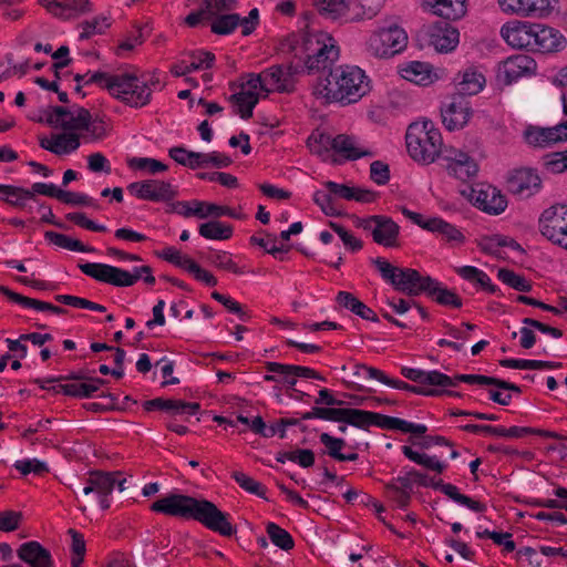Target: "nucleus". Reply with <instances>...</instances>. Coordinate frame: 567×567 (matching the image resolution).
Listing matches in <instances>:
<instances>
[{"label":"nucleus","mask_w":567,"mask_h":567,"mask_svg":"<svg viewBox=\"0 0 567 567\" xmlns=\"http://www.w3.org/2000/svg\"><path fill=\"white\" fill-rule=\"evenodd\" d=\"M0 293L4 295L10 301L21 305L25 308H33L39 311H50L55 315H64V308L54 306L50 302L41 301L38 299L29 298L10 290L8 287L0 285Z\"/></svg>","instance_id":"obj_35"},{"label":"nucleus","mask_w":567,"mask_h":567,"mask_svg":"<svg viewBox=\"0 0 567 567\" xmlns=\"http://www.w3.org/2000/svg\"><path fill=\"white\" fill-rule=\"evenodd\" d=\"M398 275L399 279L394 289L410 297H416L423 292L427 293L431 285H435L432 277L423 276L412 268H402Z\"/></svg>","instance_id":"obj_20"},{"label":"nucleus","mask_w":567,"mask_h":567,"mask_svg":"<svg viewBox=\"0 0 567 567\" xmlns=\"http://www.w3.org/2000/svg\"><path fill=\"white\" fill-rule=\"evenodd\" d=\"M236 4V0H204L203 7L208 17L213 19L234 10Z\"/></svg>","instance_id":"obj_64"},{"label":"nucleus","mask_w":567,"mask_h":567,"mask_svg":"<svg viewBox=\"0 0 567 567\" xmlns=\"http://www.w3.org/2000/svg\"><path fill=\"white\" fill-rule=\"evenodd\" d=\"M80 135L78 133H60L53 135V145L50 152L55 155L69 154L80 147Z\"/></svg>","instance_id":"obj_48"},{"label":"nucleus","mask_w":567,"mask_h":567,"mask_svg":"<svg viewBox=\"0 0 567 567\" xmlns=\"http://www.w3.org/2000/svg\"><path fill=\"white\" fill-rule=\"evenodd\" d=\"M157 255L164 260L186 270L187 272H189L192 269L190 265L193 266L195 264V261L192 258H189L186 255H183L179 250H177L174 247H166Z\"/></svg>","instance_id":"obj_56"},{"label":"nucleus","mask_w":567,"mask_h":567,"mask_svg":"<svg viewBox=\"0 0 567 567\" xmlns=\"http://www.w3.org/2000/svg\"><path fill=\"white\" fill-rule=\"evenodd\" d=\"M207 261L213 266L230 271L233 274H243V270L236 265L231 256L226 251H213L208 254Z\"/></svg>","instance_id":"obj_57"},{"label":"nucleus","mask_w":567,"mask_h":567,"mask_svg":"<svg viewBox=\"0 0 567 567\" xmlns=\"http://www.w3.org/2000/svg\"><path fill=\"white\" fill-rule=\"evenodd\" d=\"M259 23L258 9L249 11L248 16L240 18L237 13H224L213 18L210 30L218 35L233 33L238 27L241 28V34L247 37L251 34Z\"/></svg>","instance_id":"obj_12"},{"label":"nucleus","mask_w":567,"mask_h":567,"mask_svg":"<svg viewBox=\"0 0 567 567\" xmlns=\"http://www.w3.org/2000/svg\"><path fill=\"white\" fill-rule=\"evenodd\" d=\"M308 147L312 154L328 156L329 152L334 151L333 137L326 133H312L308 137Z\"/></svg>","instance_id":"obj_53"},{"label":"nucleus","mask_w":567,"mask_h":567,"mask_svg":"<svg viewBox=\"0 0 567 567\" xmlns=\"http://www.w3.org/2000/svg\"><path fill=\"white\" fill-rule=\"evenodd\" d=\"M198 233L202 237L212 240H226L233 235V227L218 220L200 224Z\"/></svg>","instance_id":"obj_46"},{"label":"nucleus","mask_w":567,"mask_h":567,"mask_svg":"<svg viewBox=\"0 0 567 567\" xmlns=\"http://www.w3.org/2000/svg\"><path fill=\"white\" fill-rule=\"evenodd\" d=\"M442 157L447 162L449 174L463 182L473 178L478 172L475 159L453 146H445Z\"/></svg>","instance_id":"obj_16"},{"label":"nucleus","mask_w":567,"mask_h":567,"mask_svg":"<svg viewBox=\"0 0 567 567\" xmlns=\"http://www.w3.org/2000/svg\"><path fill=\"white\" fill-rule=\"evenodd\" d=\"M90 83L106 89L113 96L133 107L144 106L151 100L152 92L147 84L131 74L110 75L105 72H95L85 81V84Z\"/></svg>","instance_id":"obj_2"},{"label":"nucleus","mask_w":567,"mask_h":567,"mask_svg":"<svg viewBox=\"0 0 567 567\" xmlns=\"http://www.w3.org/2000/svg\"><path fill=\"white\" fill-rule=\"evenodd\" d=\"M231 477L246 492L265 498L266 488L252 477L239 471L233 472Z\"/></svg>","instance_id":"obj_59"},{"label":"nucleus","mask_w":567,"mask_h":567,"mask_svg":"<svg viewBox=\"0 0 567 567\" xmlns=\"http://www.w3.org/2000/svg\"><path fill=\"white\" fill-rule=\"evenodd\" d=\"M355 409L320 408L315 406L311 411L301 415L302 420L322 419L333 422H343L352 425Z\"/></svg>","instance_id":"obj_36"},{"label":"nucleus","mask_w":567,"mask_h":567,"mask_svg":"<svg viewBox=\"0 0 567 567\" xmlns=\"http://www.w3.org/2000/svg\"><path fill=\"white\" fill-rule=\"evenodd\" d=\"M266 532L275 546L282 550H290L293 548V538L286 529L281 528L279 525L275 523H268L266 526Z\"/></svg>","instance_id":"obj_54"},{"label":"nucleus","mask_w":567,"mask_h":567,"mask_svg":"<svg viewBox=\"0 0 567 567\" xmlns=\"http://www.w3.org/2000/svg\"><path fill=\"white\" fill-rule=\"evenodd\" d=\"M296 56L303 61L308 73L334 70L333 63L339 58V49L324 34H306L295 49Z\"/></svg>","instance_id":"obj_4"},{"label":"nucleus","mask_w":567,"mask_h":567,"mask_svg":"<svg viewBox=\"0 0 567 567\" xmlns=\"http://www.w3.org/2000/svg\"><path fill=\"white\" fill-rule=\"evenodd\" d=\"M358 227L371 231L373 240L384 247H396L400 227L390 217L384 215H372L368 218L359 219Z\"/></svg>","instance_id":"obj_9"},{"label":"nucleus","mask_w":567,"mask_h":567,"mask_svg":"<svg viewBox=\"0 0 567 567\" xmlns=\"http://www.w3.org/2000/svg\"><path fill=\"white\" fill-rule=\"evenodd\" d=\"M475 205L488 214L498 215L505 210L507 200L496 188L488 187L477 192Z\"/></svg>","instance_id":"obj_32"},{"label":"nucleus","mask_w":567,"mask_h":567,"mask_svg":"<svg viewBox=\"0 0 567 567\" xmlns=\"http://www.w3.org/2000/svg\"><path fill=\"white\" fill-rule=\"evenodd\" d=\"M525 142L533 147H547L553 143H557L555 132L551 127H539L529 125L524 131Z\"/></svg>","instance_id":"obj_42"},{"label":"nucleus","mask_w":567,"mask_h":567,"mask_svg":"<svg viewBox=\"0 0 567 567\" xmlns=\"http://www.w3.org/2000/svg\"><path fill=\"white\" fill-rule=\"evenodd\" d=\"M264 79V86H266V93L272 91L290 92L292 90V73L289 70H285L280 65H272L261 72Z\"/></svg>","instance_id":"obj_29"},{"label":"nucleus","mask_w":567,"mask_h":567,"mask_svg":"<svg viewBox=\"0 0 567 567\" xmlns=\"http://www.w3.org/2000/svg\"><path fill=\"white\" fill-rule=\"evenodd\" d=\"M538 227L540 234L553 244L561 243L567 239V205H553L545 209L539 219Z\"/></svg>","instance_id":"obj_11"},{"label":"nucleus","mask_w":567,"mask_h":567,"mask_svg":"<svg viewBox=\"0 0 567 567\" xmlns=\"http://www.w3.org/2000/svg\"><path fill=\"white\" fill-rule=\"evenodd\" d=\"M371 262L375 266L382 279L394 287L396 280L399 279L398 274H400L402 268L391 265L386 259L382 257L373 258L371 259Z\"/></svg>","instance_id":"obj_60"},{"label":"nucleus","mask_w":567,"mask_h":567,"mask_svg":"<svg viewBox=\"0 0 567 567\" xmlns=\"http://www.w3.org/2000/svg\"><path fill=\"white\" fill-rule=\"evenodd\" d=\"M466 1L467 0H423V4L429 8L432 13L445 20H458L463 18L467 11Z\"/></svg>","instance_id":"obj_28"},{"label":"nucleus","mask_w":567,"mask_h":567,"mask_svg":"<svg viewBox=\"0 0 567 567\" xmlns=\"http://www.w3.org/2000/svg\"><path fill=\"white\" fill-rule=\"evenodd\" d=\"M405 141L410 156L419 163L431 164L439 155H443L441 133L431 121L412 123L408 127Z\"/></svg>","instance_id":"obj_3"},{"label":"nucleus","mask_w":567,"mask_h":567,"mask_svg":"<svg viewBox=\"0 0 567 567\" xmlns=\"http://www.w3.org/2000/svg\"><path fill=\"white\" fill-rule=\"evenodd\" d=\"M230 515L221 512L213 502L202 499L196 520L206 528L221 536L230 537L236 534V528L230 523Z\"/></svg>","instance_id":"obj_13"},{"label":"nucleus","mask_w":567,"mask_h":567,"mask_svg":"<svg viewBox=\"0 0 567 567\" xmlns=\"http://www.w3.org/2000/svg\"><path fill=\"white\" fill-rule=\"evenodd\" d=\"M429 45L440 53L453 51L458 44V30L447 21H436L424 27Z\"/></svg>","instance_id":"obj_14"},{"label":"nucleus","mask_w":567,"mask_h":567,"mask_svg":"<svg viewBox=\"0 0 567 567\" xmlns=\"http://www.w3.org/2000/svg\"><path fill=\"white\" fill-rule=\"evenodd\" d=\"M334 152L346 159L354 161L361 157H372L373 152L363 148L354 136L339 134L333 137Z\"/></svg>","instance_id":"obj_31"},{"label":"nucleus","mask_w":567,"mask_h":567,"mask_svg":"<svg viewBox=\"0 0 567 567\" xmlns=\"http://www.w3.org/2000/svg\"><path fill=\"white\" fill-rule=\"evenodd\" d=\"M527 434H536L539 436H544L547 439H555V440H567V436L561 435L557 432L542 430V429H534V427H520V426H512L509 429L503 427V432H502L501 436L508 437V439H520Z\"/></svg>","instance_id":"obj_52"},{"label":"nucleus","mask_w":567,"mask_h":567,"mask_svg":"<svg viewBox=\"0 0 567 567\" xmlns=\"http://www.w3.org/2000/svg\"><path fill=\"white\" fill-rule=\"evenodd\" d=\"M553 0H497L501 10L519 17L542 18L551 10Z\"/></svg>","instance_id":"obj_19"},{"label":"nucleus","mask_w":567,"mask_h":567,"mask_svg":"<svg viewBox=\"0 0 567 567\" xmlns=\"http://www.w3.org/2000/svg\"><path fill=\"white\" fill-rule=\"evenodd\" d=\"M432 487L435 489H440L443 494H445L447 497L453 499L455 503L461 504L463 506H466L473 512L476 513H483L486 511V505L475 501L464 494H461L458 492V488L450 483H443L441 480L436 483L432 484Z\"/></svg>","instance_id":"obj_38"},{"label":"nucleus","mask_w":567,"mask_h":567,"mask_svg":"<svg viewBox=\"0 0 567 567\" xmlns=\"http://www.w3.org/2000/svg\"><path fill=\"white\" fill-rule=\"evenodd\" d=\"M472 115L470 102L463 95L454 94L442 109V121L449 131L463 128Z\"/></svg>","instance_id":"obj_18"},{"label":"nucleus","mask_w":567,"mask_h":567,"mask_svg":"<svg viewBox=\"0 0 567 567\" xmlns=\"http://www.w3.org/2000/svg\"><path fill=\"white\" fill-rule=\"evenodd\" d=\"M44 7L55 17L71 19L89 11V0H43Z\"/></svg>","instance_id":"obj_30"},{"label":"nucleus","mask_w":567,"mask_h":567,"mask_svg":"<svg viewBox=\"0 0 567 567\" xmlns=\"http://www.w3.org/2000/svg\"><path fill=\"white\" fill-rule=\"evenodd\" d=\"M401 75L415 84L427 85L432 82L433 72L429 63L412 61L401 69Z\"/></svg>","instance_id":"obj_39"},{"label":"nucleus","mask_w":567,"mask_h":567,"mask_svg":"<svg viewBox=\"0 0 567 567\" xmlns=\"http://www.w3.org/2000/svg\"><path fill=\"white\" fill-rule=\"evenodd\" d=\"M485 85V76L474 70L467 69L458 83V95H475L480 93Z\"/></svg>","instance_id":"obj_44"},{"label":"nucleus","mask_w":567,"mask_h":567,"mask_svg":"<svg viewBox=\"0 0 567 567\" xmlns=\"http://www.w3.org/2000/svg\"><path fill=\"white\" fill-rule=\"evenodd\" d=\"M44 237L50 243H52L61 248L68 249V250L81 251V252L94 251L93 248L83 245L80 240L73 239V238H71L66 235L60 234V233L49 230V231H45Z\"/></svg>","instance_id":"obj_51"},{"label":"nucleus","mask_w":567,"mask_h":567,"mask_svg":"<svg viewBox=\"0 0 567 567\" xmlns=\"http://www.w3.org/2000/svg\"><path fill=\"white\" fill-rule=\"evenodd\" d=\"M408 44L405 31L396 24L381 28L367 41V50L377 58H390L401 52Z\"/></svg>","instance_id":"obj_5"},{"label":"nucleus","mask_w":567,"mask_h":567,"mask_svg":"<svg viewBox=\"0 0 567 567\" xmlns=\"http://www.w3.org/2000/svg\"><path fill=\"white\" fill-rule=\"evenodd\" d=\"M116 474L117 472H90L89 476L83 482V486L80 488L85 502L92 505L95 498L103 511L109 509V496L115 487Z\"/></svg>","instance_id":"obj_6"},{"label":"nucleus","mask_w":567,"mask_h":567,"mask_svg":"<svg viewBox=\"0 0 567 567\" xmlns=\"http://www.w3.org/2000/svg\"><path fill=\"white\" fill-rule=\"evenodd\" d=\"M401 373L404 378L417 383V385H425L434 389L456 386V382L452 380L451 377L436 370L423 371L420 369L403 367Z\"/></svg>","instance_id":"obj_24"},{"label":"nucleus","mask_w":567,"mask_h":567,"mask_svg":"<svg viewBox=\"0 0 567 567\" xmlns=\"http://www.w3.org/2000/svg\"><path fill=\"white\" fill-rule=\"evenodd\" d=\"M169 156L181 165L189 166L195 169L197 167H202L208 164H212L216 167H227L231 164V159L220 153H196L186 151L183 147H173L169 150Z\"/></svg>","instance_id":"obj_17"},{"label":"nucleus","mask_w":567,"mask_h":567,"mask_svg":"<svg viewBox=\"0 0 567 567\" xmlns=\"http://www.w3.org/2000/svg\"><path fill=\"white\" fill-rule=\"evenodd\" d=\"M90 118V111L79 107L75 113L62 106H54L47 116V124L55 128H62L64 133L84 131Z\"/></svg>","instance_id":"obj_15"},{"label":"nucleus","mask_w":567,"mask_h":567,"mask_svg":"<svg viewBox=\"0 0 567 567\" xmlns=\"http://www.w3.org/2000/svg\"><path fill=\"white\" fill-rule=\"evenodd\" d=\"M259 101V94L254 91H246L241 85L238 93L230 95L229 102L237 107L236 113L244 120L252 116V110Z\"/></svg>","instance_id":"obj_40"},{"label":"nucleus","mask_w":567,"mask_h":567,"mask_svg":"<svg viewBox=\"0 0 567 567\" xmlns=\"http://www.w3.org/2000/svg\"><path fill=\"white\" fill-rule=\"evenodd\" d=\"M424 229L440 234L446 243L453 246H460L465 241V236L460 229L439 217L426 219Z\"/></svg>","instance_id":"obj_33"},{"label":"nucleus","mask_w":567,"mask_h":567,"mask_svg":"<svg viewBox=\"0 0 567 567\" xmlns=\"http://www.w3.org/2000/svg\"><path fill=\"white\" fill-rule=\"evenodd\" d=\"M0 193L6 195L2 200L16 208H24L27 200L33 198V192L12 185L0 184Z\"/></svg>","instance_id":"obj_47"},{"label":"nucleus","mask_w":567,"mask_h":567,"mask_svg":"<svg viewBox=\"0 0 567 567\" xmlns=\"http://www.w3.org/2000/svg\"><path fill=\"white\" fill-rule=\"evenodd\" d=\"M498 278L515 290L527 292L532 289V285L523 276L515 274L513 270L499 269Z\"/></svg>","instance_id":"obj_61"},{"label":"nucleus","mask_w":567,"mask_h":567,"mask_svg":"<svg viewBox=\"0 0 567 567\" xmlns=\"http://www.w3.org/2000/svg\"><path fill=\"white\" fill-rule=\"evenodd\" d=\"M536 69V62L529 55L517 54L508 58L502 68L504 81L512 84L524 75L532 74Z\"/></svg>","instance_id":"obj_27"},{"label":"nucleus","mask_w":567,"mask_h":567,"mask_svg":"<svg viewBox=\"0 0 567 567\" xmlns=\"http://www.w3.org/2000/svg\"><path fill=\"white\" fill-rule=\"evenodd\" d=\"M351 0H313V6L326 18L336 20L347 16Z\"/></svg>","instance_id":"obj_43"},{"label":"nucleus","mask_w":567,"mask_h":567,"mask_svg":"<svg viewBox=\"0 0 567 567\" xmlns=\"http://www.w3.org/2000/svg\"><path fill=\"white\" fill-rule=\"evenodd\" d=\"M128 193L141 199L154 203H166L173 200L178 192L169 182L162 179H144L131 183L127 186Z\"/></svg>","instance_id":"obj_10"},{"label":"nucleus","mask_w":567,"mask_h":567,"mask_svg":"<svg viewBox=\"0 0 567 567\" xmlns=\"http://www.w3.org/2000/svg\"><path fill=\"white\" fill-rule=\"evenodd\" d=\"M196 208L192 212L195 217L206 219L208 217L219 218L223 214L229 213L223 205L195 199Z\"/></svg>","instance_id":"obj_58"},{"label":"nucleus","mask_w":567,"mask_h":567,"mask_svg":"<svg viewBox=\"0 0 567 567\" xmlns=\"http://www.w3.org/2000/svg\"><path fill=\"white\" fill-rule=\"evenodd\" d=\"M566 44L564 35L556 29L545 24H534L533 51L543 53L556 52Z\"/></svg>","instance_id":"obj_22"},{"label":"nucleus","mask_w":567,"mask_h":567,"mask_svg":"<svg viewBox=\"0 0 567 567\" xmlns=\"http://www.w3.org/2000/svg\"><path fill=\"white\" fill-rule=\"evenodd\" d=\"M542 188V178L536 169L529 167L515 168L508 172L506 189L518 199H527Z\"/></svg>","instance_id":"obj_8"},{"label":"nucleus","mask_w":567,"mask_h":567,"mask_svg":"<svg viewBox=\"0 0 567 567\" xmlns=\"http://www.w3.org/2000/svg\"><path fill=\"white\" fill-rule=\"evenodd\" d=\"M370 91V81L359 66L339 65L320 80L313 94L326 103L351 104L361 100Z\"/></svg>","instance_id":"obj_1"},{"label":"nucleus","mask_w":567,"mask_h":567,"mask_svg":"<svg viewBox=\"0 0 567 567\" xmlns=\"http://www.w3.org/2000/svg\"><path fill=\"white\" fill-rule=\"evenodd\" d=\"M543 159L546 169L553 174H559L567 171V150L547 154Z\"/></svg>","instance_id":"obj_62"},{"label":"nucleus","mask_w":567,"mask_h":567,"mask_svg":"<svg viewBox=\"0 0 567 567\" xmlns=\"http://www.w3.org/2000/svg\"><path fill=\"white\" fill-rule=\"evenodd\" d=\"M200 504L202 499L173 493L154 502L151 509L167 516L196 520Z\"/></svg>","instance_id":"obj_7"},{"label":"nucleus","mask_w":567,"mask_h":567,"mask_svg":"<svg viewBox=\"0 0 567 567\" xmlns=\"http://www.w3.org/2000/svg\"><path fill=\"white\" fill-rule=\"evenodd\" d=\"M456 274L464 280L478 285L482 289L494 293L496 287L491 282L489 277L483 270L473 266H462L455 269Z\"/></svg>","instance_id":"obj_45"},{"label":"nucleus","mask_w":567,"mask_h":567,"mask_svg":"<svg viewBox=\"0 0 567 567\" xmlns=\"http://www.w3.org/2000/svg\"><path fill=\"white\" fill-rule=\"evenodd\" d=\"M336 301L340 307H343L351 312L355 313L357 316L361 317L362 319L370 320L378 322L379 318L377 313L369 308L367 305H364L362 301H360L353 293L348 291H339Z\"/></svg>","instance_id":"obj_37"},{"label":"nucleus","mask_w":567,"mask_h":567,"mask_svg":"<svg viewBox=\"0 0 567 567\" xmlns=\"http://www.w3.org/2000/svg\"><path fill=\"white\" fill-rule=\"evenodd\" d=\"M402 419L384 415L377 412L355 409L352 425L360 429H368L371 425L384 430H401Z\"/></svg>","instance_id":"obj_26"},{"label":"nucleus","mask_w":567,"mask_h":567,"mask_svg":"<svg viewBox=\"0 0 567 567\" xmlns=\"http://www.w3.org/2000/svg\"><path fill=\"white\" fill-rule=\"evenodd\" d=\"M17 556L30 567H52L53 565L51 553L37 540L20 545Z\"/></svg>","instance_id":"obj_25"},{"label":"nucleus","mask_w":567,"mask_h":567,"mask_svg":"<svg viewBox=\"0 0 567 567\" xmlns=\"http://www.w3.org/2000/svg\"><path fill=\"white\" fill-rule=\"evenodd\" d=\"M477 246L483 252L497 257H499L502 247H511L516 250L522 249L517 241L502 235L484 236L477 241Z\"/></svg>","instance_id":"obj_41"},{"label":"nucleus","mask_w":567,"mask_h":567,"mask_svg":"<svg viewBox=\"0 0 567 567\" xmlns=\"http://www.w3.org/2000/svg\"><path fill=\"white\" fill-rule=\"evenodd\" d=\"M188 66L190 71L210 69L215 61L214 53L209 51H193L188 53Z\"/></svg>","instance_id":"obj_63"},{"label":"nucleus","mask_w":567,"mask_h":567,"mask_svg":"<svg viewBox=\"0 0 567 567\" xmlns=\"http://www.w3.org/2000/svg\"><path fill=\"white\" fill-rule=\"evenodd\" d=\"M402 453L405 457H408L410 461L424 466L427 470L442 473L446 465L442 462H440L435 456H430L424 453H419L412 450L410 446H402Z\"/></svg>","instance_id":"obj_50"},{"label":"nucleus","mask_w":567,"mask_h":567,"mask_svg":"<svg viewBox=\"0 0 567 567\" xmlns=\"http://www.w3.org/2000/svg\"><path fill=\"white\" fill-rule=\"evenodd\" d=\"M434 284L435 285H431L427 295L432 297L437 303L452 308L462 307V299L454 291L443 287L435 279Z\"/></svg>","instance_id":"obj_49"},{"label":"nucleus","mask_w":567,"mask_h":567,"mask_svg":"<svg viewBox=\"0 0 567 567\" xmlns=\"http://www.w3.org/2000/svg\"><path fill=\"white\" fill-rule=\"evenodd\" d=\"M534 24L525 21H512L503 25L501 34L513 48L533 50Z\"/></svg>","instance_id":"obj_21"},{"label":"nucleus","mask_w":567,"mask_h":567,"mask_svg":"<svg viewBox=\"0 0 567 567\" xmlns=\"http://www.w3.org/2000/svg\"><path fill=\"white\" fill-rule=\"evenodd\" d=\"M127 166L132 169L146 171L152 175L167 171V165H165L158 159L151 157L128 158Z\"/></svg>","instance_id":"obj_55"},{"label":"nucleus","mask_w":567,"mask_h":567,"mask_svg":"<svg viewBox=\"0 0 567 567\" xmlns=\"http://www.w3.org/2000/svg\"><path fill=\"white\" fill-rule=\"evenodd\" d=\"M79 268L86 276L115 287H124L123 278L127 277L126 270L106 264L86 262Z\"/></svg>","instance_id":"obj_23"},{"label":"nucleus","mask_w":567,"mask_h":567,"mask_svg":"<svg viewBox=\"0 0 567 567\" xmlns=\"http://www.w3.org/2000/svg\"><path fill=\"white\" fill-rule=\"evenodd\" d=\"M106 383V380L100 378H91L89 382L68 383L52 386L55 393H64L75 398H91L93 394Z\"/></svg>","instance_id":"obj_34"}]
</instances>
